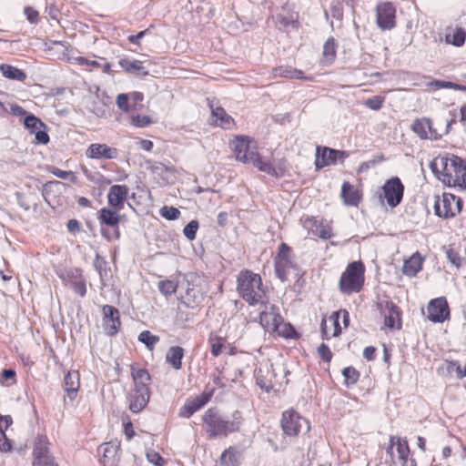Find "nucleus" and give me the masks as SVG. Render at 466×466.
Here are the masks:
<instances>
[{
    "label": "nucleus",
    "instance_id": "obj_46",
    "mask_svg": "<svg viewBox=\"0 0 466 466\" xmlns=\"http://www.w3.org/2000/svg\"><path fill=\"white\" fill-rule=\"evenodd\" d=\"M337 43L333 37H329L323 46V56H336Z\"/></svg>",
    "mask_w": 466,
    "mask_h": 466
},
{
    "label": "nucleus",
    "instance_id": "obj_2",
    "mask_svg": "<svg viewBox=\"0 0 466 466\" xmlns=\"http://www.w3.org/2000/svg\"><path fill=\"white\" fill-rule=\"evenodd\" d=\"M203 422L206 427V433L209 439L227 437L228 434L239 430L241 416L239 411H235L233 419L229 420L222 416L215 408H209L203 415Z\"/></svg>",
    "mask_w": 466,
    "mask_h": 466
},
{
    "label": "nucleus",
    "instance_id": "obj_41",
    "mask_svg": "<svg viewBox=\"0 0 466 466\" xmlns=\"http://www.w3.org/2000/svg\"><path fill=\"white\" fill-rule=\"evenodd\" d=\"M138 340L144 343L149 350H153L155 345L159 341V337L153 335L148 330H144L139 334Z\"/></svg>",
    "mask_w": 466,
    "mask_h": 466
},
{
    "label": "nucleus",
    "instance_id": "obj_18",
    "mask_svg": "<svg viewBox=\"0 0 466 466\" xmlns=\"http://www.w3.org/2000/svg\"><path fill=\"white\" fill-rule=\"evenodd\" d=\"M396 446L397 453L399 455V460L402 466H415L416 463L414 460L409 459L410 455V448L408 445V441L400 437L390 436V446L387 449V453H389L391 457L393 454V448Z\"/></svg>",
    "mask_w": 466,
    "mask_h": 466
},
{
    "label": "nucleus",
    "instance_id": "obj_35",
    "mask_svg": "<svg viewBox=\"0 0 466 466\" xmlns=\"http://www.w3.org/2000/svg\"><path fill=\"white\" fill-rule=\"evenodd\" d=\"M131 375L135 383L136 388L148 387V383L150 381V375L145 369H135L134 366L131 367Z\"/></svg>",
    "mask_w": 466,
    "mask_h": 466
},
{
    "label": "nucleus",
    "instance_id": "obj_1",
    "mask_svg": "<svg viewBox=\"0 0 466 466\" xmlns=\"http://www.w3.org/2000/svg\"><path fill=\"white\" fill-rule=\"evenodd\" d=\"M436 177L448 187L466 189V160L453 154L437 156L430 164Z\"/></svg>",
    "mask_w": 466,
    "mask_h": 466
},
{
    "label": "nucleus",
    "instance_id": "obj_31",
    "mask_svg": "<svg viewBox=\"0 0 466 466\" xmlns=\"http://www.w3.org/2000/svg\"><path fill=\"white\" fill-rule=\"evenodd\" d=\"M341 198L347 206H357L360 200L358 190L347 181L341 186Z\"/></svg>",
    "mask_w": 466,
    "mask_h": 466
},
{
    "label": "nucleus",
    "instance_id": "obj_53",
    "mask_svg": "<svg viewBox=\"0 0 466 466\" xmlns=\"http://www.w3.org/2000/svg\"><path fill=\"white\" fill-rule=\"evenodd\" d=\"M131 123L137 127H145L151 123V119L147 116H131Z\"/></svg>",
    "mask_w": 466,
    "mask_h": 466
},
{
    "label": "nucleus",
    "instance_id": "obj_50",
    "mask_svg": "<svg viewBox=\"0 0 466 466\" xmlns=\"http://www.w3.org/2000/svg\"><path fill=\"white\" fill-rule=\"evenodd\" d=\"M329 13L332 17L340 20L343 17V5L339 1H332Z\"/></svg>",
    "mask_w": 466,
    "mask_h": 466
},
{
    "label": "nucleus",
    "instance_id": "obj_4",
    "mask_svg": "<svg viewBox=\"0 0 466 466\" xmlns=\"http://www.w3.org/2000/svg\"><path fill=\"white\" fill-rule=\"evenodd\" d=\"M455 121L456 114L452 112H449V116H445L439 121L441 122V127H434L430 118L421 117L413 121L411 130L420 139L438 140L450 132Z\"/></svg>",
    "mask_w": 466,
    "mask_h": 466
},
{
    "label": "nucleus",
    "instance_id": "obj_9",
    "mask_svg": "<svg viewBox=\"0 0 466 466\" xmlns=\"http://www.w3.org/2000/svg\"><path fill=\"white\" fill-rule=\"evenodd\" d=\"M48 439L45 435H38L34 443L33 466H58L50 452Z\"/></svg>",
    "mask_w": 466,
    "mask_h": 466
},
{
    "label": "nucleus",
    "instance_id": "obj_48",
    "mask_svg": "<svg viewBox=\"0 0 466 466\" xmlns=\"http://www.w3.org/2000/svg\"><path fill=\"white\" fill-rule=\"evenodd\" d=\"M198 291L195 290L194 289H189L187 288V293H186V296L183 297L184 299V303L187 306V307H193V304H197L199 302V296L197 295Z\"/></svg>",
    "mask_w": 466,
    "mask_h": 466
},
{
    "label": "nucleus",
    "instance_id": "obj_26",
    "mask_svg": "<svg viewBox=\"0 0 466 466\" xmlns=\"http://www.w3.org/2000/svg\"><path fill=\"white\" fill-rule=\"evenodd\" d=\"M247 163L252 164L259 171L267 173L272 177H279V173L274 166L268 160H265L258 153L253 152L248 157Z\"/></svg>",
    "mask_w": 466,
    "mask_h": 466
},
{
    "label": "nucleus",
    "instance_id": "obj_7",
    "mask_svg": "<svg viewBox=\"0 0 466 466\" xmlns=\"http://www.w3.org/2000/svg\"><path fill=\"white\" fill-rule=\"evenodd\" d=\"M296 268L292 249L286 243H281L274 258V269L277 278L282 282L288 279L289 270Z\"/></svg>",
    "mask_w": 466,
    "mask_h": 466
},
{
    "label": "nucleus",
    "instance_id": "obj_19",
    "mask_svg": "<svg viewBox=\"0 0 466 466\" xmlns=\"http://www.w3.org/2000/svg\"><path fill=\"white\" fill-rule=\"evenodd\" d=\"M213 393L214 389H211L209 391H204L200 396H198L193 400H187L180 408L178 416L181 418H189L210 400Z\"/></svg>",
    "mask_w": 466,
    "mask_h": 466
},
{
    "label": "nucleus",
    "instance_id": "obj_51",
    "mask_svg": "<svg viewBox=\"0 0 466 466\" xmlns=\"http://www.w3.org/2000/svg\"><path fill=\"white\" fill-rule=\"evenodd\" d=\"M52 174L61 179H69L72 183H76V177L72 171H65L57 167H54Z\"/></svg>",
    "mask_w": 466,
    "mask_h": 466
},
{
    "label": "nucleus",
    "instance_id": "obj_27",
    "mask_svg": "<svg viewBox=\"0 0 466 466\" xmlns=\"http://www.w3.org/2000/svg\"><path fill=\"white\" fill-rule=\"evenodd\" d=\"M102 311L104 319L107 322H111V324L108 327V334H116L118 331V329L121 324L118 309L113 306L105 305L102 309Z\"/></svg>",
    "mask_w": 466,
    "mask_h": 466
},
{
    "label": "nucleus",
    "instance_id": "obj_55",
    "mask_svg": "<svg viewBox=\"0 0 466 466\" xmlns=\"http://www.w3.org/2000/svg\"><path fill=\"white\" fill-rule=\"evenodd\" d=\"M147 458L149 462L156 466H163L165 463V460L155 451H148L147 452Z\"/></svg>",
    "mask_w": 466,
    "mask_h": 466
},
{
    "label": "nucleus",
    "instance_id": "obj_3",
    "mask_svg": "<svg viewBox=\"0 0 466 466\" xmlns=\"http://www.w3.org/2000/svg\"><path fill=\"white\" fill-rule=\"evenodd\" d=\"M237 291L249 305L263 303L265 290L258 274L250 270H241L237 278Z\"/></svg>",
    "mask_w": 466,
    "mask_h": 466
},
{
    "label": "nucleus",
    "instance_id": "obj_22",
    "mask_svg": "<svg viewBox=\"0 0 466 466\" xmlns=\"http://www.w3.org/2000/svg\"><path fill=\"white\" fill-rule=\"evenodd\" d=\"M86 157L89 158H106V159H114L117 157L118 151L115 147H110L106 144H91L86 152Z\"/></svg>",
    "mask_w": 466,
    "mask_h": 466
},
{
    "label": "nucleus",
    "instance_id": "obj_59",
    "mask_svg": "<svg viewBox=\"0 0 466 466\" xmlns=\"http://www.w3.org/2000/svg\"><path fill=\"white\" fill-rule=\"evenodd\" d=\"M13 420L10 416L0 415V435L5 433L8 427L12 424Z\"/></svg>",
    "mask_w": 466,
    "mask_h": 466
},
{
    "label": "nucleus",
    "instance_id": "obj_63",
    "mask_svg": "<svg viewBox=\"0 0 466 466\" xmlns=\"http://www.w3.org/2000/svg\"><path fill=\"white\" fill-rule=\"evenodd\" d=\"M339 316H342L343 319V324L345 327L349 326L350 323V314L346 309H340L338 312H333L331 315V318L337 317L339 319Z\"/></svg>",
    "mask_w": 466,
    "mask_h": 466
},
{
    "label": "nucleus",
    "instance_id": "obj_15",
    "mask_svg": "<svg viewBox=\"0 0 466 466\" xmlns=\"http://www.w3.org/2000/svg\"><path fill=\"white\" fill-rule=\"evenodd\" d=\"M206 100L211 111L210 120L224 129H230L234 124V119L227 114L219 102L215 97H208Z\"/></svg>",
    "mask_w": 466,
    "mask_h": 466
},
{
    "label": "nucleus",
    "instance_id": "obj_8",
    "mask_svg": "<svg viewBox=\"0 0 466 466\" xmlns=\"http://www.w3.org/2000/svg\"><path fill=\"white\" fill-rule=\"evenodd\" d=\"M281 428L285 435L296 437L302 430L309 431V421L294 410H289L282 413Z\"/></svg>",
    "mask_w": 466,
    "mask_h": 466
},
{
    "label": "nucleus",
    "instance_id": "obj_12",
    "mask_svg": "<svg viewBox=\"0 0 466 466\" xmlns=\"http://www.w3.org/2000/svg\"><path fill=\"white\" fill-rule=\"evenodd\" d=\"M64 284L80 297L86 294V279L79 268H71L60 275Z\"/></svg>",
    "mask_w": 466,
    "mask_h": 466
},
{
    "label": "nucleus",
    "instance_id": "obj_20",
    "mask_svg": "<svg viewBox=\"0 0 466 466\" xmlns=\"http://www.w3.org/2000/svg\"><path fill=\"white\" fill-rule=\"evenodd\" d=\"M119 209H110L108 208H103L99 210L97 219L100 223V226H107L112 228L115 232V237L116 239L120 238V233L118 230V224L120 221V216L118 214Z\"/></svg>",
    "mask_w": 466,
    "mask_h": 466
},
{
    "label": "nucleus",
    "instance_id": "obj_60",
    "mask_svg": "<svg viewBox=\"0 0 466 466\" xmlns=\"http://www.w3.org/2000/svg\"><path fill=\"white\" fill-rule=\"evenodd\" d=\"M106 262L104 258H102L98 254L96 256V260L94 261V266L96 269L98 271L101 278L103 277V272L106 271L105 267Z\"/></svg>",
    "mask_w": 466,
    "mask_h": 466
},
{
    "label": "nucleus",
    "instance_id": "obj_14",
    "mask_svg": "<svg viewBox=\"0 0 466 466\" xmlns=\"http://www.w3.org/2000/svg\"><path fill=\"white\" fill-rule=\"evenodd\" d=\"M377 25L382 30H390L395 26L396 9L392 3H380L376 7Z\"/></svg>",
    "mask_w": 466,
    "mask_h": 466
},
{
    "label": "nucleus",
    "instance_id": "obj_56",
    "mask_svg": "<svg viewBox=\"0 0 466 466\" xmlns=\"http://www.w3.org/2000/svg\"><path fill=\"white\" fill-rule=\"evenodd\" d=\"M24 13L27 18V20L31 23V24H37L38 22V17H39V13L38 11H36L35 9H34L33 7L31 6H25L24 8Z\"/></svg>",
    "mask_w": 466,
    "mask_h": 466
},
{
    "label": "nucleus",
    "instance_id": "obj_17",
    "mask_svg": "<svg viewBox=\"0 0 466 466\" xmlns=\"http://www.w3.org/2000/svg\"><path fill=\"white\" fill-rule=\"evenodd\" d=\"M120 442L117 440L110 441L99 446L101 462L104 466H116L120 460Z\"/></svg>",
    "mask_w": 466,
    "mask_h": 466
},
{
    "label": "nucleus",
    "instance_id": "obj_37",
    "mask_svg": "<svg viewBox=\"0 0 466 466\" xmlns=\"http://www.w3.org/2000/svg\"><path fill=\"white\" fill-rule=\"evenodd\" d=\"M275 75L287 78L309 79L304 76L301 70L292 68L291 66H279L275 69Z\"/></svg>",
    "mask_w": 466,
    "mask_h": 466
},
{
    "label": "nucleus",
    "instance_id": "obj_34",
    "mask_svg": "<svg viewBox=\"0 0 466 466\" xmlns=\"http://www.w3.org/2000/svg\"><path fill=\"white\" fill-rule=\"evenodd\" d=\"M466 40V30L462 27L456 26L452 33L445 35V42L454 46H462Z\"/></svg>",
    "mask_w": 466,
    "mask_h": 466
},
{
    "label": "nucleus",
    "instance_id": "obj_58",
    "mask_svg": "<svg viewBox=\"0 0 466 466\" xmlns=\"http://www.w3.org/2000/svg\"><path fill=\"white\" fill-rule=\"evenodd\" d=\"M12 450L11 441L6 437V434L4 433L0 435V451L7 452Z\"/></svg>",
    "mask_w": 466,
    "mask_h": 466
},
{
    "label": "nucleus",
    "instance_id": "obj_38",
    "mask_svg": "<svg viewBox=\"0 0 466 466\" xmlns=\"http://www.w3.org/2000/svg\"><path fill=\"white\" fill-rule=\"evenodd\" d=\"M311 231L315 236L322 239H329L332 237L331 227L328 224H323L322 222L318 223L317 220L313 221Z\"/></svg>",
    "mask_w": 466,
    "mask_h": 466
},
{
    "label": "nucleus",
    "instance_id": "obj_44",
    "mask_svg": "<svg viewBox=\"0 0 466 466\" xmlns=\"http://www.w3.org/2000/svg\"><path fill=\"white\" fill-rule=\"evenodd\" d=\"M198 229V222L197 220H191L184 228L183 233L188 240H194L196 238Z\"/></svg>",
    "mask_w": 466,
    "mask_h": 466
},
{
    "label": "nucleus",
    "instance_id": "obj_57",
    "mask_svg": "<svg viewBox=\"0 0 466 466\" xmlns=\"http://www.w3.org/2000/svg\"><path fill=\"white\" fill-rule=\"evenodd\" d=\"M116 105L124 112L129 111L128 96L127 94H119L116 96Z\"/></svg>",
    "mask_w": 466,
    "mask_h": 466
},
{
    "label": "nucleus",
    "instance_id": "obj_36",
    "mask_svg": "<svg viewBox=\"0 0 466 466\" xmlns=\"http://www.w3.org/2000/svg\"><path fill=\"white\" fill-rule=\"evenodd\" d=\"M0 71L3 76L8 79L25 81L26 75L20 69L7 64H3L0 66Z\"/></svg>",
    "mask_w": 466,
    "mask_h": 466
},
{
    "label": "nucleus",
    "instance_id": "obj_45",
    "mask_svg": "<svg viewBox=\"0 0 466 466\" xmlns=\"http://www.w3.org/2000/svg\"><path fill=\"white\" fill-rule=\"evenodd\" d=\"M160 214L163 218L168 220L177 219L180 216V211L174 207L164 206L160 209Z\"/></svg>",
    "mask_w": 466,
    "mask_h": 466
},
{
    "label": "nucleus",
    "instance_id": "obj_30",
    "mask_svg": "<svg viewBox=\"0 0 466 466\" xmlns=\"http://www.w3.org/2000/svg\"><path fill=\"white\" fill-rule=\"evenodd\" d=\"M422 258L419 252L414 253L408 260H405L402 272L408 277H415L422 268Z\"/></svg>",
    "mask_w": 466,
    "mask_h": 466
},
{
    "label": "nucleus",
    "instance_id": "obj_10",
    "mask_svg": "<svg viewBox=\"0 0 466 466\" xmlns=\"http://www.w3.org/2000/svg\"><path fill=\"white\" fill-rule=\"evenodd\" d=\"M349 156L350 154L347 151L318 146L315 158L316 169L319 170L324 167L336 165L338 162L343 163Z\"/></svg>",
    "mask_w": 466,
    "mask_h": 466
},
{
    "label": "nucleus",
    "instance_id": "obj_24",
    "mask_svg": "<svg viewBox=\"0 0 466 466\" xmlns=\"http://www.w3.org/2000/svg\"><path fill=\"white\" fill-rule=\"evenodd\" d=\"M128 192L129 189L126 185H113L110 187L107 194L108 204L112 208L120 210L127 198Z\"/></svg>",
    "mask_w": 466,
    "mask_h": 466
},
{
    "label": "nucleus",
    "instance_id": "obj_32",
    "mask_svg": "<svg viewBox=\"0 0 466 466\" xmlns=\"http://www.w3.org/2000/svg\"><path fill=\"white\" fill-rule=\"evenodd\" d=\"M241 461V452L234 447L225 450L220 457L223 466H238Z\"/></svg>",
    "mask_w": 466,
    "mask_h": 466
},
{
    "label": "nucleus",
    "instance_id": "obj_11",
    "mask_svg": "<svg viewBox=\"0 0 466 466\" xmlns=\"http://www.w3.org/2000/svg\"><path fill=\"white\" fill-rule=\"evenodd\" d=\"M380 199H385L390 208L397 207L403 198L404 186L398 177L388 179L381 187Z\"/></svg>",
    "mask_w": 466,
    "mask_h": 466
},
{
    "label": "nucleus",
    "instance_id": "obj_54",
    "mask_svg": "<svg viewBox=\"0 0 466 466\" xmlns=\"http://www.w3.org/2000/svg\"><path fill=\"white\" fill-rule=\"evenodd\" d=\"M319 356L326 362H330L332 359V353L328 345L321 343L318 348Z\"/></svg>",
    "mask_w": 466,
    "mask_h": 466
},
{
    "label": "nucleus",
    "instance_id": "obj_47",
    "mask_svg": "<svg viewBox=\"0 0 466 466\" xmlns=\"http://www.w3.org/2000/svg\"><path fill=\"white\" fill-rule=\"evenodd\" d=\"M446 257L450 263H451L453 266H455L457 268H459L461 266V258L458 251H456L453 248H447L446 249Z\"/></svg>",
    "mask_w": 466,
    "mask_h": 466
},
{
    "label": "nucleus",
    "instance_id": "obj_49",
    "mask_svg": "<svg viewBox=\"0 0 466 466\" xmlns=\"http://www.w3.org/2000/svg\"><path fill=\"white\" fill-rule=\"evenodd\" d=\"M209 341L211 343V353L213 356L218 357L224 348L223 339L219 337H210Z\"/></svg>",
    "mask_w": 466,
    "mask_h": 466
},
{
    "label": "nucleus",
    "instance_id": "obj_43",
    "mask_svg": "<svg viewBox=\"0 0 466 466\" xmlns=\"http://www.w3.org/2000/svg\"><path fill=\"white\" fill-rule=\"evenodd\" d=\"M16 373L13 369H5L0 375V384L9 386L15 383Z\"/></svg>",
    "mask_w": 466,
    "mask_h": 466
},
{
    "label": "nucleus",
    "instance_id": "obj_25",
    "mask_svg": "<svg viewBox=\"0 0 466 466\" xmlns=\"http://www.w3.org/2000/svg\"><path fill=\"white\" fill-rule=\"evenodd\" d=\"M65 390L66 398L73 401L76 396L80 387L79 374L77 371H68L64 380Z\"/></svg>",
    "mask_w": 466,
    "mask_h": 466
},
{
    "label": "nucleus",
    "instance_id": "obj_64",
    "mask_svg": "<svg viewBox=\"0 0 466 466\" xmlns=\"http://www.w3.org/2000/svg\"><path fill=\"white\" fill-rule=\"evenodd\" d=\"M376 349L372 346L366 347L363 350V357L368 360H373L375 359Z\"/></svg>",
    "mask_w": 466,
    "mask_h": 466
},
{
    "label": "nucleus",
    "instance_id": "obj_62",
    "mask_svg": "<svg viewBox=\"0 0 466 466\" xmlns=\"http://www.w3.org/2000/svg\"><path fill=\"white\" fill-rule=\"evenodd\" d=\"M366 106L373 110H379L382 106V101L378 97L370 98L366 101Z\"/></svg>",
    "mask_w": 466,
    "mask_h": 466
},
{
    "label": "nucleus",
    "instance_id": "obj_21",
    "mask_svg": "<svg viewBox=\"0 0 466 466\" xmlns=\"http://www.w3.org/2000/svg\"><path fill=\"white\" fill-rule=\"evenodd\" d=\"M150 390L148 387L136 388L129 396V409L132 412H139L148 403Z\"/></svg>",
    "mask_w": 466,
    "mask_h": 466
},
{
    "label": "nucleus",
    "instance_id": "obj_16",
    "mask_svg": "<svg viewBox=\"0 0 466 466\" xmlns=\"http://www.w3.org/2000/svg\"><path fill=\"white\" fill-rule=\"evenodd\" d=\"M119 66L127 73L137 76H155L158 72L151 69V60H119Z\"/></svg>",
    "mask_w": 466,
    "mask_h": 466
},
{
    "label": "nucleus",
    "instance_id": "obj_33",
    "mask_svg": "<svg viewBox=\"0 0 466 466\" xmlns=\"http://www.w3.org/2000/svg\"><path fill=\"white\" fill-rule=\"evenodd\" d=\"M184 357V349L179 346L171 347L166 355V360L175 370H180L182 367V359Z\"/></svg>",
    "mask_w": 466,
    "mask_h": 466
},
{
    "label": "nucleus",
    "instance_id": "obj_29",
    "mask_svg": "<svg viewBox=\"0 0 466 466\" xmlns=\"http://www.w3.org/2000/svg\"><path fill=\"white\" fill-rule=\"evenodd\" d=\"M233 150L236 159L243 163H247L248 157L254 152L249 150V144L243 137H237L233 141Z\"/></svg>",
    "mask_w": 466,
    "mask_h": 466
},
{
    "label": "nucleus",
    "instance_id": "obj_6",
    "mask_svg": "<svg viewBox=\"0 0 466 466\" xmlns=\"http://www.w3.org/2000/svg\"><path fill=\"white\" fill-rule=\"evenodd\" d=\"M462 204L461 198L450 193H443L441 197H437L434 203V211L440 218H453L461 212Z\"/></svg>",
    "mask_w": 466,
    "mask_h": 466
},
{
    "label": "nucleus",
    "instance_id": "obj_40",
    "mask_svg": "<svg viewBox=\"0 0 466 466\" xmlns=\"http://www.w3.org/2000/svg\"><path fill=\"white\" fill-rule=\"evenodd\" d=\"M24 124L25 127L33 134L41 128H46V125L34 115L25 116Z\"/></svg>",
    "mask_w": 466,
    "mask_h": 466
},
{
    "label": "nucleus",
    "instance_id": "obj_13",
    "mask_svg": "<svg viewBox=\"0 0 466 466\" xmlns=\"http://www.w3.org/2000/svg\"><path fill=\"white\" fill-rule=\"evenodd\" d=\"M427 318L433 323H442L450 319L451 311L445 297L430 300L427 305Z\"/></svg>",
    "mask_w": 466,
    "mask_h": 466
},
{
    "label": "nucleus",
    "instance_id": "obj_28",
    "mask_svg": "<svg viewBox=\"0 0 466 466\" xmlns=\"http://www.w3.org/2000/svg\"><path fill=\"white\" fill-rule=\"evenodd\" d=\"M384 313V324L390 329H400V311L393 302H387Z\"/></svg>",
    "mask_w": 466,
    "mask_h": 466
},
{
    "label": "nucleus",
    "instance_id": "obj_23",
    "mask_svg": "<svg viewBox=\"0 0 466 466\" xmlns=\"http://www.w3.org/2000/svg\"><path fill=\"white\" fill-rule=\"evenodd\" d=\"M259 322L265 329L275 331L279 329L281 317L274 306L269 308L266 306L265 309L259 313Z\"/></svg>",
    "mask_w": 466,
    "mask_h": 466
},
{
    "label": "nucleus",
    "instance_id": "obj_61",
    "mask_svg": "<svg viewBox=\"0 0 466 466\" xmlns=\"http://www.w3.org/2000/svg\"><path fill=\"white\" fill-rule=\"evenodd\" d=\"M45 129L46 128H41L35 133V137L37 142L44 145L49 142V136Z\"/></svg>",
    "mask_w": 466,
    "mask_h": 466
},
{
    "label": "nucleus",
    "instance_id": "obj_52",
    "mask_svg": "<svg viewBox=\"0 0 466 466\" xmlns=\"http://www.w3.org/2000/svg\"><path fill=\"white\" fill-rule=\"evenodd\" d=\"M451 82L444 80H431L426 83L427 90H438L441 88H450Z\"/></svg>",
    "mask_w": 466,
    "mask_h": 466
},
{
    "label": "nucleus",
    "instance_id": "obj_42",
    "mask_svg": "<svg viewBox=\"0 0 466 466\" xmlns=\"http://www.w3.org/2000/svg\"><path fill=\"white\" fill-rule=\"evenodd\" d=\"M157 287L159 291L165 296L172 295L177 290V284L169 279L160 280Z\"/></svg>",
    "mask_w": 466,
    "mask_h": 466
},
{
    "label": "nucleus",
    "instance_id": "obj_39",
    "mask_svg": "<svg viewBox=\"0 0 466 466\" xmlns=\"http://www.w3.org/2000/svg\"><path fill=\"white\" fill-rule=\"evenodd\" d=\"M342 375L347 387L354 385L360 378V372L352 366L343 369Z\"/></svg>",
    "mask_w": 466,
    "mask_h": 466
},
{
    "label": "nucleus",
    "instance_id": "obj_5",
    "mask_svg": "<svg viewBox=\"0 0 466 466\" xmlns=\"http://www.w3.org/2000/svg\"><path fill=\"white\" fill-rule=\"evenodd\" d=\"M364 283V267L361 262L349 264L339 279V289L342 293L359 292Z\"/></svg>",
    "mask_w": 466,
    "mask_h": 466
}]
</instances>
